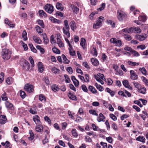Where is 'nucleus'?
<instances>
[{
    "label": "nucleus",
    "mask_w": 148,
    "mask_h": 148,
    "mask_svg": "<svg viewBox=\"0 0 148 148\" xmlns=\"http://www.w3.org/2000/svg\"><path fill=\"white\" fill-rule=\"evenodd\" d=\"M11 53L10 51L7 49H3L2 52L3 58L5 60L9 59L10 57Z\"/></svg>",
    "instance_id": "1"
},
{
    "label": "nucleus",
    "mask_w": 148,
    "mask_h": 148,
    "mask_svg": "<svg viewBox=\"0 0 148 148\" xmlns=\"http://www.w3.org/2000/svg\"><path fill=\"white\" fill-rule=\"evenodd\" d=\"M117 16L118 19L120 21H122L125 18L126 15L124 12L121 10H119L117 12Z\"/></svg>",
    "instance_id": "2"
},
{
    "label": "nucleus",
    "mask_w": 148,
    "mask_h": 148,
    "mask_svg": "<svg viewBox=\"0 0 148 148\" xmlns=\"http://www.w3.org/2000/svg\"><path fill=\"white\" fill-rule=\"evenodd\" d=\"M104 17L102 16L99 17V19L97 21L96 23H94L93 25L94 28L97 29L101 26L102 22L103 21Z\"/></svg>",
    "instance_id": "3"
},
{
    "label": "nucleus",
    "mask_w": 148,
    "mask_h": 148,
    "mask_svg": "<svg viewBox=\"0 0 148 148\" xmlns=\"http://www.w3.org/2000/svg\"><path fill=\"white\" fill-rule=\"evenodd\" d=\"M44 8L45 11L49 14H51L54 11L53 7L50 4H47L44 6Z\"/></svg>",
    "instance_id": "4"
},
{
    "label": "nucleus",
    "mask_w": 148,
    "mask_h": 148,
    "mask_svg": "<svg viewBox=\"0 0 148 148\" xmlns=\"http://www.w3.org/2000/svg\"><path fill=\"white\" fill-rule=\"evenodd\" d=\"M147 34H143L140 35L137 34L136 35L135 37L137 40L140 41H143L145 40L147 38Z\"/></svg>",
    "instance_id": "5"
},
{
    "label": "nucleus",
    "mask_w": 148,
    "mask_h": 148,
    "mask_svg": "<svg viewBox=\"0 0 148 148\" xmlns=\"http://www.w3.org/2000/svg\"><path fill=\"white\" fill-rule=\"evenodd\" d=\"M24 89L25 91L30 93L34 90L33 86L29 84H27L25 85Z\"/></svg>",
    "instance_id": "6"
},
{
    "label": "nucleus",
    "mask_w": 148,
    "mask_h": 148,
    "mask_svg": "<svg viewBox=\"0 0 148 148\" xmlns=\"http://www.w3.org/2000/svg\"><path fill=\"white\" fill-rule=\"evenodd\" d=\"M139 21L136 20L134 22L137 24V25H140L141 24V21H144L146 19V16H140L138 17Z\"/></svg>",
    "instance_id": "7"
},
{
    "label": "nucleus",
    "mask_w": 148,
    "mask_h": 148,
    "mask_svg": "<svg viewBox=\"0 0 148 148\" xmlns=\"http://www.w3.org/2000/svg\"><path fill=\"white\" fill-rule=\"evenodd\" d=\"M6 107L8 110H12L14 109L13 105L8 101H7L5 103Z\"/></svg>",
    "instance_id": "8"
},
{
    "label": "nucleus",
    "mask_w": 148,
    "mask_h": 148,
    "mask_svg": "<svg viewBox=\"0 0 148 148\" xmlns=\"http://www.w3.org/2000/svg\"><path fill=\"white\" fill-rule=\"evenodd\" d=\"M33 119L36 124L38 125L41 124V122L40 121V117L38 115L34 116H33Z\"/></svg>",
    "instance_id": "9"
},
{
    "label": "nucleus",
    "mask_w": 148,
    "mask_h": 148,
    "mask_svg": "<svg viewBox=\"0 0 148 148\" xmlns=\"http://www.w3.org/2000/svg\"><path fill=\"white\" fill-rule=\"evenodd\" d=\"M130 73L131 75L130 77L132 79L134 80L138 79V76L133 70L130 71Z\"/></svg>",
    "instance_id": "10"
},
{
    "label": "nucleus",
    "mask_w": 148,
    "mask_h": 148,
    "mask_svg": "<svg viewBox=\"0 0 148 148\" xmlns=\"http://www.w3.org/2000/svg\"><path fill=\"white\" fill-rule=\"evenodd\" d=\"M69 7L72 9V10L74 14H77L78 12L79 9L73 5L71 4Z\"/></svg>",
    "instance_id": "11"
},
{
    "label": "nucleus",
    "mask_w": 148,
    "mask_h": 148,
    "mask_svg": "<svg viewBox=\"0 0 148 148\" xmlns=\"http://www.w3.org/2000/svg\"><path fill=\"white\" fill-rule=\"evenodd\" d=\"M69 29L70 28H63L62 29L64 34L66 35L67 38H69L70 36Z\"/></svg>",
    "instance_id": "12"
},
{
    "label": "nucleus",
    "mask_w": 148,
    "mask_h": 148,
    "mask_svg": "<svg viewBox=\"0 0 148 148\" xmlns=\"http://www.w3.org/2000/svg\"><path fill=\"white\" fill-rule=\"evenodd\" d=\"M71 79L73 82V84L76 87H78L79 85V82L78 80L76 79L74 76L71 77Z\"/></svg>",
    "instance_id": "13"
},
{
    "label": "nucleus",
    "mask_w": 148,
    "mask_h": 148,
    "mask_svg": "<svg viewBox=\"0 0 148 148\" xmlns=\"http://www.w3.org/2000/svg\"><path fill=\"white\" fill-rule=\"evenodd\" d=\"M6 117L5 115H1L0 116V123L5 124L6 123Z\"/></svg>",
    "instance_id": "14"
},
{
    "label": "nucleus",
    "mask_w": 148,
    "mask_h": 148,
    "mask_svg": "<svg viewBox=\"0 0 148 148\" xmlns=\"http://www.w3.org/2000/svg\"><path fill=\"white\" fill-rule=\"evenodd\" d=\"M105 119V117L103 115V114L100 113L99 114V116L97 117V120L98 122H100L103 121Z\"/></svg>",
    "instance_id": "15"
},
{
    "label": "nucleus",
    "mask_w": 148,
    "mask_h": 148,
    "mask_svg": "<svg viewBox=\"0 0 148 148\" xmlns=\"http://www.w3.org/2000/svg\"><path fill=\"white\" fill-rule=\"evenodd\" d=\"M23 68L26 70H28L30 69L29 64L27 61H25L23 65Z\"/></svg>",
    "instance_id": "16"
},
{
    "label": "nucleus",
    "mask_w": 148,
    "mask_h": 148,
    "mask_svg": "<svg viewBox=\"0 0 148 148\" xmlns=\"http://www.w3.org/2000/svg\"><path fill=\"white\" fill-rule=\"evenodd\" d=\"M33 39L35 42L39 44L41 43L42 41L39 37L36 36H33Z\"/></svg>",
    "instance_id": "17"
},
{
    "label": "nucleus",
    "mask_w": 148,
    "mask_h": 148,
    "mask_svg": "<svg viewBox=\"0 0 148 148\" xmlns=\"http://www.w3.org/2000/svg\"><path fill=\"white\" fill-rule=\"evenodd\" d=\"M136 140L145 143V138L143 136H140L136 138Z\"/></svg>",
    "instance_id": "18"
},
{
    "label": "nucleus",
    "mask_w": 148,
    "mask_h": 148,
    "mask_svg": "<svg viewBox=\"0 0 148 148\" xmlns=\"http://www.w3.org/2000/svg\"><path fill=\"white\" fill-rule=\"evenodd\" d=\"M36 126L35 129L36 131L38 132H40L42 131L43 129V127L41 125V124H38Z\"/></svg>",
    "instance_id": "19"
},
{
    "label": "nucleus",
    "mask_w": 148,
    "mask_h": 148,
    "mask_svg": "<svg viewBox=\"0 0 148 148\" xmlns=\"http://www.w3.org/2000/svg\"><path fill=\"white\" fill-rule=\"evenodd\" d=\"M132 30L133 31L132 32H134L136 33H140L141 32V30L140 29L139 27H132Z\"/></svg>",
    "instance_id": "20"
},
{
    "label": "nucleus",
    "mask_w": 148,
    "mask_h": 148,
    "mask_svg": "<svg viewBox=\"0 0 148 148\" xmlns=\"http://www.w3.org/2000/svg\"><path fill=\"white\" fill-rule=\"evenodd\" d=\"M123 85L126 88H127L130 89L132 90V88L129 85L128 82L127 80L124 81L123 82Z\"/></svg>",
    "instance_id": "21"
},
{
    "label": "nucleus",
    "mask_w": 148,
    "mask_h": 148,
    "mask_svg": "<svg viewBox=\"0 0 148 148\" xmlns=\"http://www.w3.org/2000/svg\"><path fill=\"white\" fill-rule=\"evenodd\" d=\"M56 8L60 10L61 11H62L64 10V8L62 4L59 2H58L56 3Z\"/></svg>",
    "instance_id": "22"
},
{
    "label": "nucleus",
    "mask_w": 148,
    "mask_h": 148,
    "mask_svg": "<svg viewBox=\"0 0 148 148\" xmlns=\"http://www.w3.org/2000/svg\"><path fill=\"white\" fill-rule=\"evenodd\" d=\"M57 42L60 48H62L64 47V44L60 40L59 38H57Z\"/></svg>",
    "instance_id": "23"
},
{
    "label": "nucleus",
    "mask_w": 148,
    "mask_h": 148,
    "mask_svg": "<svg viewBox=\"0 0 148 148\" xmlns=\"http://www.w3.org/2000/svg\"><path fill=\"white\" fill-rule=\"evenodd\" d=\"M132 27H130L128 29L125 28L123 29L122 31L126 33H132L133 31L132 30Z\"/></svg>",
    "instance_id": "24"
},
{
    "label": "nucleus",
    "mask_w": 148,
    "mask_h": 148,
    "mask_svg": "<svg viewBox=\"0 0 148 148\" xmlns=\"http://www.w3.org/2000/svg\"><path fill=\"white\" fill-rule=\"evenodd\" d=\"M92 64L95 66H97L99 64V62L96 59L92 58L91 59Z\"/></svg>",
    "instance_id": "25"
},
{
    "label": "nucleus",
    "mask_w": 148,
    "mask_h": 148,
    "mask_svg": "<svg viewBox=\"0 0 148 148\" xmlns=\"http://www.w3.org/2000/svg\"><path fill=\"white\" fill-rule=\"evenodd\" d=\"M68 96L69 98L70 99H72L74 101L77 100V98L76 96L75 95H74L73 94V93L71 92H69L68 95Z\"/></svg>",
    "instance_id": "26"
},
{
    "label": "nucleus",
    "mask_w": 148,
    "mask_h": 148,
    "mask_svg": "<svg viewBox=\"0 0 148 148\" xmlns=\"http://www.w3.org/2000/svg\"><path fill=\"white\" fill-rule=\"evenodd\" d=\"M70 24V27L71 29L74 32L75 29L76 28V26L75 24V23L74 21H73L71 22Z\"/></svg>",
    "instance_id": "27"
},
{
    "label": "nucleus",
    "mask_w": 148,
    "mask_h": 148,
    "mask_svg": "<svg viewBox=\"0 0 148 148\" xmlns=\"http://www.w3.org/2000/svg\"><path fill=\"white\" fill-rule=\"evenodd\" d=\"M39 99L42 102H45L46 101L45 97L42 94L39 95Z\"/></svg>",
    "instance_id": "28"
},
{
    "label": "nucleus",
    "mask_w": 148,
    "mask_h": 148,
    "mask_svg": "<svg viewBox=\"0 0 148 148\" xmlns=\"http://www.w3.org/2000/svg\"><path fill=\"white\" fill-rule=\"evenodd\" d=\"M71 133L72 135L75 138L77 137L78 136L77 131L75 129L72 130Z\"/></svg>",
    "instance_id": "29"
},
{
    "label": "nucleus",
    "mask_w": 148,
    "mask_h": 148,
    "mask_svg": "<svg viewBox=\"0 0 148 148\" xmlns=\"http://www.w3.org/2000/svg\"><path fill=\"white\" fill-rule=\"evenodd\" d=\"M51 70L52 72L55 74L59 73L60 71V70L59 69L55 67H52L51 69Z\"/></svg>",
    "instance_id": "30"
},
{
    "label": "nucleus",
    "mask_w": 148,
    "mask_h": 148,
    "mask_svg": "<svg viewBox=\"0 0 148 148\" xmlns=\"http://www.w3.org/2000/svg\"><path fill=\"white\" fill-rule=\"evenodd\" d=\"M62 57L64 60L63 62L64 63L66 64H68L69 63V61L67 59L66 56L64 54L62 55Z\"/></svg>",
    "instance_id": "31"
},
{
    "label": "nucleus",
    "mask_w": 148,
    "mask_h": 148,
    "mask_svg": "<svg viewBox=\"0 0 148 148\" xmlns=\"http://www.w3.org/2000/svg\"><path fill=\"white\" fill-rule=\"evenodd\" d=\"M29 133L30 136L28 138V139L30 140H32L34 138V134L32 130H30Z\"/></svg>",
    "instance_id": "32"
},
{
    "label": "nucleus",
    "mask_w": 148,
    "mask_h": 148,
    "mask_svg": "<svg viewBox=\"0 0 148 148\" xmlns=\"http://www.w3.org/2000/svg\"><path fill=\"white\" fill-rule=\"evenodd\" d=\"M106 90L107 92L109 93L112 97H113L114 96L115 94V92L114 91H112L108 88H106Z\"/></svg>",
    "instance_id": "33"
},
{
    "label": "nucleus",
    "mask_w": 148,
    "mask_h": 148,
    "mask_svg": "<svg viewBox=\"0 0 148 148\" xmlns=\"http://www.w3.org/2000/svg\"><path fill=\"white\" fill-rule=\"evenodd\" d=\"M35 28L36 31L39 34H41L43 32V30L39 26H36Z\"/></svg>",
    "instance_id": "34"
},
{
    "label": "nucleus",
    "mask_w": 148,
    "mask_h": 148,
    "mask_svg": "<svg viewBox=\"0 0 148 148\" xmlns=\"http://www.w3.org/2000/svg\"><path fill=\"white\" fill-rule=\"evenodd\" d=\"M146 88L145 87L141 88V87L138 90L139 92L143 94H145L146 93Z\"/></svg>",
    "instance_id": "35"
},
{
    "label": "nucleus",
    "mask_w": 148,
    "mask_h": 148,
    "mask_svg": "<svg viewBox=\"0 0 148 148\" xmlns=\"http://www.w3.org/2000/svg\"><path fill=\"white\" fill-rule=\"evenodd\" d=\"M95 86L100 91H102L104 90L102 87L101 85L98 84L97 83L95 84Z\"/></svg>",
    "instance_id": "36"
},
{
    "label": "nucleus",
    "mask_w": 148,
    "mask_h": 148,
    "mask_svg": "<svg viewBox=\"0 0 148 148\" xmlns=\"http://www.w3.org/2000/svg\"><path fill=\"white\" fill-rule=\"evenodd\" d=\"M88 89L90 91L93 93H96L97 92V90L92 86H89Z\"/></svg>",
    "instance_id": "37"
},
{
    "label": "nucleus",
    "mask_w": 148,
    "mask_h": 148,
    "mask_svg": "<svg viewBox=\"0 0 148 148\" xmlns=\"http://www.w3.org/2000/svg\"><path fill=\"white\" fill-rule=\"evenodd\" d=\"M38 12L39 15L40 16H44L45 17L46 16V14L45 12L42 10H39Z\"/></svg>",
    "instance_id": "38"
},
{
    "label": "nucleus",
    "mask_w": 148,
    "mask_h": 148,
    "mask_svg": "<svg viewBox=\"0 0 148 148\" xmlns=\"http://www.w3.org/2000/svg\"><path fill=\"white\" fill-rule=\"evenodd\" d=\"M85 42L86 40L84 38H81L80 45L84 48V47Z\"/></svg>",
    "instance_id": "39"
},
{
    "label": "nucleus",
    "mask_w": 148,
    "mask_h": 148,
    "mask_svg": "<svg viewBox=\"0 0 148 148\" xmlns=\"http://www.w3.org/2000/svg\"><path fill=\"white\" fill-rule=\"evenodd\" d=\"M133 84L134 85L135 87L137 88L138 90L141 87V85L138 82L135 81L133 82Z\"/></svg>",
    "instance_id": "40"
},
{
    "label": "nucleus",
    "mask_w": 148,
    "mask_h": 148,
    "mask_svg": "<svg viewBox=\"0 0 148 148\" xmlns=\"http://www.w3.org/2000/svg\"><path fill=\"white\" fill-rule=\"evenodd\" d=\"M128 63L129 65L133 66H137L139 64L138 63H136L135 62H132L130 61L128 62Z\"/></svg>",
    "instance_id": "41"
},
{
    "label": "nucleus",
    "mask_w": 148,
    "mask_h": 148,
    "mask_svg": "<svg viewBox=\"0 0 148 148\" xmlns=\"http://www.w3.org/2000/svg\"><path fill=\"white\" fill-rule=\"evenodd\" d=\"M50 20L53 23H59L60 21L58 19L54 18L53 17H50L49 18Z\"/></svg>",
    "instance_id": "42"
},
{
    "label": "nucleus",
    "mask_w": 148,
    "mask_h": 148,
    "mask_svg": "<svg viewBox=\"0 0 148 148\" xmlns=\"http://www.w3.org/2000/svg\"><path fill=\"white\" fill-rule=\"evenodd\" d=\"M51 88L52 90L54 92L57 91L59 90V88L56 85H52L51 87Z\"/></svg>",
    "instance_id": "43"
},
{
    "label": "nucleus",
    "mask_w": 148,
    "mask_h": 148,
    "mask_svg": "<svg viewBox=\"0 0 148 148\" xmlns=\"http://www.w3.org/2000/svg\"><path fill=\"white\" fill-rule=\"evenodd\" d=\"M139 70L141 72L143 75H146L147 71L146 69L144 67L140 68L139 69Z\"/></svg>",
    "instance_id": "44"
},
{
    "label": "nucleus",
    "mask_w": 148,
    "mask_h": 148,
    "mask_svg": "<svg viewBox=\"0 0 148 148\" xmlns=\"http://www.w3.org/2000/svg\"><path fill=\"white\" fill-rule=\"evenodd\" d=\"M22 37L23 38V40L24 41H26L27 39V34L26 32L24 30L22 33Z\"/></svg>",
    "instance_id": "45"
},
{
    "label": "nucleus",
    "mask_w": 148,
    "mask_h": 148,
    "mask_svg": "<svg viewBox=\"0 0 148 148\" xmlns=\"http://www.w3.org/2000/svg\"><path fill=\"white\" fill-rule=\"evenodd\" d=\"M36 48L38 50H39L40 52L42 54H43L44 53V49L42 48L40 46L37 45L36 46Z\"/></svg>",
    "instance_id": "46"
},
{
    "label": "nucleus",
    "mask_w": 148,
    "mask_h": 148,
    "mask_svg": "<svg viewBox=\"0 0 148 148\" xmlns=\"http://www.w3.org/2000/svg\"><path fill=\"white\" fill-rule=\"evenodd\" d=\"M52 50L53 52L54 53L58 54H59L60 53V51L56 47L53 48Z\"/></svg>",
    "instance_id": "47"
},
{
    "label": "nucleus",
    "mask_w": 148,
    "mask_h": 148,
    "mask_svg": "<svg viewBox=\"0 0 148 148\" xmlns=\"http://www.w3.org/2000/svg\"><path fill=\"white\" fill-rule=\"evenodd\" d=\"M20 43L22 45L23 47L25 50L26 51L28 49L27 46L26 44L24 43L22 41L20 42Z\"/></svg>",
    "instance_id": "48"
},
{
    "label": "nucleus",
    "mask_w": 148,
    "mask_h": 148,
    "mask_svg": "<svg viewBox=\"0 0 148 148\" xmlns=\"http://www.w3.org/2000/svg\"><path fill=\"white\" fill-rule=\"evenodd\" d=\"M29 45L32 51L34 53H36L37 50L33 47V46L32 44H29Z\"/></svg>",
    "instance_id": "49"
},
{
    "label": "nucleus",
    "mask_w": 148,
    "mask_h": 148,
    "mask_svg": "<svg viewBox=\"0 0 148 148\" xmlns=\"http://www.w3.org/2000/svg\"><path fill=\"white\" fill-rule=\"evenodd\" d=\"M6 95V93L5 92L2 95L1 97L3 101H6L8 100V99Z\"/></svg>",
    "instance_id": "50"
},
{
    "label": "nucleus",
    "mask_w": 148,
    "mask_h": 148,
    "mask_svg": "<svg viewBox=\"0 0 148 148\" xmlns=\"http://www.w3.org/2000/svg\"><path fill=\"white\" fill-rule=\"evenodd\" d=\"M29 112L32 114H35L37 113L36 110L35 108H31L29 110Z\"/></svg>",
    "instance_id": "51"
},
{
    "label": "nucleus",
    "mask_w": 148,
    "mask_h": 148,
    "mask_svg": "<svg viewBox=\"0 0 148 148\" xmlns=\"http://www.w3.org/2000/svg\"><path fill=\"white\" fill-rule=\"evenodd\" d=\"M107 22L108 24H110L112 26V28H114L115 27V23L112 21L110 20H109L107 21Z\"/></svg>",
    "instance_id": "52"
},
{
    "label": "nucleus",
    "mask_w": 148,
    "mask_h": 148,
    "mask_svg": "<svg viewBox=\"0 0 148 148\" xmlns=\"http://www.w3.org/2000/svg\"><path fill=\"white\" fill-rule=\"evenodd\" d=\"M20 95L21 98L23 99L26 96V94L25 92L23 91L20 90Z\"/></svg>",
    "instance_id": "53"
},
{
    "label": "nucleus",
    "mask_w": 148,
    "mask_h": 148,
    "mask_svg": "<svg viewBox=\"0 0 148 148\" xmlns=\"http://www.w3.org/2000/svg\"><path fill=\"white\" fill-rule=\"evenodd\" d=\"M12 81V78L10 77H9L7 78L6 79V82L7 84H11Z\"/></svg>",
    "instance_id": "54"
},
{
    "label": "nucleus",
    "mask_w": 148,
    "mask_h": 148,
    "mask_svg": "<svg viewBox=\"0 0 148 148\" xmlns=\"http://www.w3.org/2000/svg\"><path fill=\"white\" fill-rule=\"evenodd\" d=\"M64 76L66 82V83H69L71 82V80L68 75H65Z\"/></svg>",
    "instance_id": "55"
},
{
    "label": "nucleus",
    "mask_w": 148,
    "mask_h": 148,
    "mask_svg": "<svg viewBox=\"0 0 148 148\" xmlns=\"http://www.w3.org/2000/svg\"><path fill=\"white\" fill-rule=\"evenodd\" d=\"M89 112L90 114L97 116L98 115V114L96 113V111L93 110H89Z\"/></svg>",
    "instance_id": "56"
},
{
    "label": "nucleus",
    "mask_w": 148,
    "mask_h": 148,
    "mask_svg": "<svg viewBox=\"0 0 148 148\" xmlns=\"http://www.w3.org/2000/svg\"><path fill=\"white\" fill-rule=\"evenodd\" d=\"M64 27L63 28H70L68 24V22L67 20H64Z\"/></svg>",
    "instance_id": "57"
},
{
    "label": "nucleus",
    "mask_w": 148,
    "mask_h": 148,
    "mask_svg": "<svg viewBox=\"0 0 148 148\" xmlns=\"http://www.w3.org/2000/svg\"><path fill=\"white\" fill-rule=\"evenodd\" d=\"M38 23L40 25L42 28H44V25L43 23V21L41 20H39L38 21Z\"/></svg>",
    "instance_id": "58"
},
{
    "label": "nucleus",
    "mask_w": 148,
    "mask_h": 148,
    "mask_svg": "<svg viewBox=\"0 0 148 148\" xmlns=\"http://www.w3.org/2000/svg\"><path fill=\"white\" fill-rule=\"evenodd\" d=\"M106 140L109 143H111L112 142L113 139L111 136H109L106 138Z\"/></svg>",
    "instance_id": "59"
},
{
    "label": "nucleus",
    "mask_w": 148,
    "mask_h": 148,
    "mask_svg": "<svg viewBox=\"0 0 148 148\" xmlns=\"http://www.w3.org/2000/svg\"><path fill=\"white\" fill-rule=\"evenodd\" d=\"M4 73L3 72H1L0 73V83H1L3 80V77L4 76Z\"/></svg>",
    "instance_id": "60"
},
{
    "label": "nucleus",
    "mask_w": 148,
    "mask_h": 148,
    "mask_svg": "<svg viewBox=\"0 0 148 148\" xmlns=\"http://www.w3.org/2000/svg\"><path fill=\"white\" fill-rule=\"evenodd\" d=\"M124 38L127 40L129 41L131 40L132 38L129 35L126 34L124 36Z\"/></svg>",
    "instance_id": "61"
},
{
    "label": "nucleus",
    "mask_w": 148,
    "mask_h": 148,
    "mask_svg": "<svg viewBox=\"0 0 148 148\" xmlns=\"http://www.w3.org/2000/svg\"><path fill=\"white\" fill-rule=\"evenodd\" d=\"M29 60L31 64H32L31 66L32 67L34 66V60L31 56H30L29 57Z\"/></svg>",
    "instance_id": "62"
},
{
    "label": "nucleus",
    "mask_w": 148,
    "mask_h": 148,
    "mask_svg": "<svg viewBox=\"0 0 148 148\" xmlns=\"http://www.w3.org/2000/svg\"><path fill=\"white\" fill-rule=\"evenodd\" d=\"M131 53L134 56H135L137 57L138 56H139V54L137 52L133 50H132Z\"/></svg>",
    "instance_id": "63"
},
{
    "label": "nucleus",
    "mask_w": 148,
    "mask_h": 148,
    "mask_svg": "<svg viewBox=\"0 0 148 148\" xmlns=\"http://www.w3.org/2000/svg\"><path fill=\"white\" fill-rule=\"evenodd\" d=\"M82 88L83 90L86 92H87L88 90L86 87V86L84 85H82Z\"/></svg>",
    "instance_id": "64"
}]
</instances>
